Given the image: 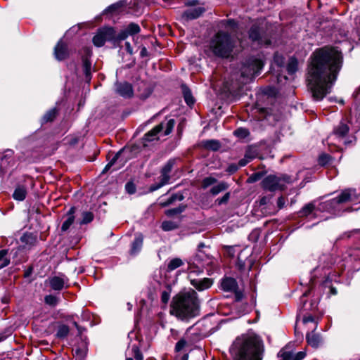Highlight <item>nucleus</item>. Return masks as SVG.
Segmentation results:
<instances>
[{"label": "nucleus", "mask_w": 360, "mask_h": 360, "mask_svg": "<svg viewBox=\"0 0 360 360\" xmlns=\"http://www.w3.org/2000/svg\"><path fill=\"white\" fill-rule=\"evenodd\" d=\"M49 284L53 290H61L69 286L68 278L63 275L54 276L49 278Z\"/></svg>", "instance_id": "nucleus-12"}, {"label": "nucleus", "mask_w": 360, "mask_h": 360, "mask_svg": "<svg viewBox=\"0 0 360 360\" xmlns=\"http://www.w3.org/2000/svg\"><path fill=\"white\" fill-rule=\"evenodd\" d=\"M186 345V341L184 339L180 340L177 342L176 345V350L180 351Z\"/></svg>", "instance_id": "nucleus-52"}, {"label": "nucleus", "mask_w": 360, "mask_h": 360, "mask_svg": "<svg viewBox=\"0 0 360 360\" xmlns=\"http://www.w3.org/2000/svg\"><path fill=\"white\" fill-rule=\"evenodd\" d=\"M274 64L279 68L283 67L285 64L284 57L279 53H276L274 57Z\"/></svg>", "instance_id": "nucleus-42"}, {"label": "nucleus", "mask_w": 360, "mask_h": 360, "mask_svg": "<svg viewBox=\"0 0 360 360\" xmlns=\"http://www.w3.org/2000/svg\"><path fill=\"white\" fill-rule=\"evenodd\" d=\"M75 212V207H71L70 209L69 212H68L67 218L62 224V226H61L62 231H67L70 228V226L72 224V223L75 220V217L73 215Z\"/></svg>", "instance_id": "nucleus-27"}, {"label": "nucleus", "mask_w": 360, "mask_h": 360, "mask_svg": "<svg viewBox=\"0 0 360 360\" xmlns=\"http://www.w3.org/2000/svg\"><path fill=\"white\" fill-rule=\"evenodd\" d=\"M314 207H315V206L313 203H309V204L306 205L304 207H303V208L300 211V215L302 217L308 216L314 211Z\"/></svg>", "instance_id": "nucleus-38"}, {"label": "nucleus", "mask_w": 360, "mask_h": 360, "mask_svg": "<svg viewBox=\"0 0 360 360\" xmlns=\"http://www.w3.org/2000/svg\"><path fill=\"white\" fill-rule=\"evenodd\" d=\"M330 160V156L327 154H322L319 158V163L321 165H326Z\"/></svg>", "instance_id": "nucleus-50"}, {"label": "nucleus", "mask_w": 360, "mask_h": 360, "mask_svg": "<svg viewBox=\"0 0 360 360\" xmlns=\"http://www.w3.org/2000/svg\"><path fill=\"white\" fill-rule=\"evenodd\" d=\"M175 124V121L174 119L166 120L162 122L159 124V136L160 135L167 136L169 134Z\"/></svg>", "instance_id": "nucleus-19"}, {"label": "nucleus", "mask_w": 360, "mask_h": 360, "mask_svg": "<svg viewBox=\"0 0 360 360\" xmlns=\"http://www.w3.org/2000/svg\"><path fill=\"white\" fill-rule=\"evenodd\" d=\"M7 250H0V269L6 266L9 264V260L6 257Z\"/></svg>", "instance_id": "nucleus-40"}, {"label": "nucleus", "mask_w": 360, "mask_h": 360, "mask_svg": "<svg viewBox=\"0 0 360 360\" xmlns=\"http://www.w3.org/2000/svg\"><path fill=\"white\" fill-rule=\"evenodd\" d=\"M298 69V62L296 58H290L287 65V71L288 74H294Z\"/></svg>", "instance_id": "nucleus-33"}, {"label": "nucleus", "mask_w": 360, "mask_h": 360, "mask_svg": "<svg viewBox=\"0 0 360 360\" xmlns=\"http://www.w3.org/2000/svg\"><path fill=\"white\" fill-rule=\"evenodd\" d=\"M205 246V244H204L203 243H200L198 245V250H202L201 249H202V248H204Z\"/></svg>", "instance_id": "nucleus-64"}, {"label": "nucleus", "mask_w": 360, "mask_h": 360, "mask_svg": "<svg viewBox=\"0 0 360 360\" xmlns=\"http://www.w3.org/2000/svg\"><path fill=\"white\" fill-rule=\"evenodd\" d=\"M93 220V214L91 212H86L82 214V224L89 223Z\"/></svg>", "instance_id": "nucleus-48"}, {"label": "nucleus", "mask_w": 360, "mask_h": 360, "mask_svg": "<svg viewBox=\"0 0 360 360\" xmlns=\"http://www.w3.org/2000/svg\"><path fill=\"white\" fill-rule=\"evenodd\" d=\"M171 292H172V288L169 286H168L166 290L162 291V292L161 294V302L164 304L163 307H165L167 305V304L168 303V302L170 299Z\"/></svg>", "instance_id": "nucleus-35"}, {"label": "nucleus", "mask_w": 360, "mask_h": 360, "mask_svg": "<svg viewBox=\"0 0 360 360\" xmlns=\"http://www.w3.org/2000/svg\"><path fill=\"white\" fill-rule=\"evenodd\" d=\"M285 205V200L283 197H280L278 198V200H277V205L279 209H281Z\"/></svg>", "instance_id": "nucleus-54"}, {"label": "nucleus", "mask_w": 360, "mask_h": 360, "mask_svg": "<svg viewBox=\"0 0 360 360\" xmlns=\"http://www.w3.org/2000/svg\"><path fill=\"white\" fill-rule=\"evenodd\" d=\"M183 210H184L183 208L179 207L177 208H174V209H172V210H168L166 212V214L167 215H172V214H179V213L182 212Z\"/></svg>", "instance_id": "nucleus-51"}, {"label": "nucleus", "mask_w": 360, "mask_h": 360, "mask_svg": "<svg viewBox=\"0 0 360 360\" xmlns=\"http://www.w3.org/2000/svg\"><path fill=\"white\" fill-rule=\"evenodd\" d=\"M143 238L141 236H138L135 238L134 240L131 244V247L129 251L131 255H136L139 253L142 248Z\"/></svg>", "instance_id": "nucleus-26"}, {"label": "nucleus", "mask_w": 360, "mask_h": 360, "mask_svg": "<svg viewBox=\"0 0 360 360\" xmlns=\"http://www.w3.org/2000/svg\"><path fill=\"white\" fill-rule=\"evenodd\" d=\"M204 12V8L202 7L191 8L186 10L182 17L186 20H192L198 18Z\"/></svg>", "instance_id": "nucleus-23"}, {"label": "nucleus", "mask_w": 360, "mask_h": 360, "mask_svg": "<svg viewBox=\"0 0 360 360\" xmlns=\"http://www.w3.org/2000/svg\"><path fill=\"white\" fill-rule=\"evenodd\" d=\"M289 182V178L285 176H278L269 175L262 181V187L269 191L284 189L285 184Z\"/></svg>", "instance_id": "nucleus-10"}, {"label": "nucleus", "mask_w": 360, "mask_h": 360, "mask_svg": "<svg viewBox=\"0 0 360 360\" xmlns=\"http://www.w3.org/2000/svg\"><path fill=\"white\" fill-rule=\"evenodd\" d=\"M258 179H259V174L252 175V176H250L249 178V180L250 182L256 181Z\"/></svg>", "instance_id": "nucleus-61"}, {"label": "nucleus", "mask_w": 360, "mask_h": 360, "mask_svg": "<svg viewBox=\"0 0 360 360\" xmlns=\"http://www.w3.org/2000/svg\"><path fill=\"white\" fill-rule=\"evenodd\" d=\"M183 199V197L181 195H171L169 199L167 201L162 200L160 204L162 207H165L167 205H169L172 204L173 202L176 200H181Z\"/></svg>", "instance_id": "nucleus-37"}, {"label": "nucleus", "mask_w": 360, "mask_h": 360, "mask_svg": "<svg viewBox=\"0 0 360 360\" xmlns=\"http://www.w3.org/2000/svg\"><path fill=\"white\" fill-rule=\"evenodd\" d=\"M129 158V150L123 148L115 154L112 159L105 165L103 173H105L110 169L117 170L124 166L126 160Z\"/></svg>", "instance_id": "nucleus-11"}, {"label": "nucleus", "mask_w": 360, "mask_h": 360, "mask_svg": "<svg viewBox=\"0 0 360 360\" xmlns=\"http://www.w3.org/2000/svg\"><path fill=\"white\" fill-rule=\"evenodd\" d=\"M249 37L252 41H257L259 44L264 43L261 37L260 27L256 24L251 27Z\"/></svg>", "instance_id": "nucleus-24"}, {"label": "nucleus", "mask_w": 360, "mask_h": 360, "mask_svg": "<svg viewBox=\"0 0 360 360\" xmlns=\"http://www.w3.org/2000/svg\"><path fill=\"white\" fill-rule=\"evenodd\" d=\"M309 322H314V318L312 316H307L303 318L304 323H308Z\"/></svg>", "instance_id": "nucleus-56"}, {"label": "nucleus", "mask_w": 360, "mask_h": 360, "mask_svg": "<svg viewBox=\"0 0 360 360\" xmlns=\"http://www.w3.org/2000/svg\"><path fill=\"white\" fill-rule=\"evenodd\" d=\"M238 169V166L235 165H231L229 166L228 169H227V172H230V173H233L235 172H236Z\"/></svg>", "instance_id": "nucleus-57"}, {"label": "nucleus", "mask_w": 360, "mask_h": 360, "mask_svg": "<svg viewBox=\"0 0 360 360\" xmlns=\"http://www.w3.org/2000/svg\"><path fill=\"white\" fill-rule=\"evenodd\" d=\"M129 342L128 343V348L127 350L126 360H142V354L139 352V347L141 346V342L139 339V334L136 331H131L128 334Z\"/></svg>", "instance_id": "nucleus-8"}, {"label": "nucleus", "mask_w": 360, "mask_h": 360, "mask_svg": "<svg viewBox=\"0 0 360 360\" xmlns=\"http://www.w3.org/2000/svg\"><path fill=\"white\" fill-rule=\"evenodd\" d=\"M213 259L202 250H198L194 257V262L200 265V268H204L212 264Z\"/></svg>", "instance_id": "nucleus-15"}, {"label": "nucleus", "mask_w": 360, "mask_h": 360, "mask_svg": "<svg viewBox=\"0 0 360 360\" xmlns=\"http://www.w3.org/2000/svg\"><path fill=\"white\" fill-rule=\"evenodd\" d=\"M228 188V184L225 182H219L218 184L214 186L210 189V193L213 195H216L219 193L226 190Z\"/></svg>", "instance_id": "nucleus-32"}, {"label": "nucleus", "mask_w": 360, "mask_h": 360, "mask_svg": "<svg viewBox=\"0 0 360 360\" xmlns=\"http://www.w3.org/2000/svg\"><path fill=\"white\" fill-rule=\"evenodd\" d=\"M229 198V193H226L222 198L220 200L219 203L226 202Z\"/></svg>", "instance_id": "nucleus-60"}, {"label": "nucleus", "mask_w": 360, "mask_h": 360, "mask_svg": "<svg viewBox=\"0 0 360 360\" xmlns=\"http://www.w3.org/2000/svg\"><path fill=\"white\" fill-rule=\"evenodd\" d=\"M348 202L353 204L360 202V193H357L355 189L343 190L336 198L325 202L323 204L324 207L334 210L338 205Z\"/></svg>", "instance_id": "nucleus-6"}, {"label": "nucleus", "mask_w": 360, "mask_h": 360, "mask_svg": "<svg viewBox=\"0 0 360 360\" xmlns=\"http://www.w3.org/2000/svg\"><path fill=\"white\" fill-rule=\"evenodd\" d=\"M44 301L46 304L54 307L58 304V299L54 295H49L45 297Z\"/></svg>", "instance_id": "nucleus-44"}, {"label": "nucleus", "mask_w": 360, "mask_h": 360, "mask_svg": "<svg viewBox=\"0 0 360 360\" xmlns=\"http://www.w3.org/2000/svg\"><path fill=\"white\" fill-rule=\"evenodd\" d=\"M69 54L67 45L62 41H59L54 49V55L58 60L65 59Z\"/></svg>", "instance_id": "nucleus-18"}, {"label": "nucleus", "mask_w": 360, "mask_h": 360, "mask_svg": "<svg viewBox=\"0 0 360 360\" xmlns=\"http://www.w3.org/2000/svg\"><path fill=\"white\" fill-rule=\"evenodd\" d=\"M229 352L233 360H262L264 345L259 335L243 334L235 339Z\"/></svg>", "instance_id": "nucleus-2"}, {"label": "nucleus", "mask_w": 360, "mask_h": 360, "mask_svg": "<svg viewBox=\"0 0 360 360\" xmlns=\"http://www.w3.org/2000/svg\"><path fill=\"white\" fill-rule=\"evenodd\" d=\"M176 228L177 225L173 221H167L162 224V229L165 231H172Z\"/></svg>", "instance_id": "nucleus-43"}, {"label": "nucleus", "mask_w": 360, "mask_h": 360, "mask_svg": "<svg viewBox=\"0 0 360 360\" xmlns=\"http://www.w3.org/2000/svg\"><path fill=\"white\" fill-rule=\"evenodd\" d=\"M306 356V352L304 351L299 352L295 354V360H302Z\"/></svg>", "instance_id": "nucleus-53"}, {"label": "nucleus", "mask_w": 360, "mask_h": 360, "mask_svg": "<svg viewBox=\"0 0 360 360\" xmlns=\"http://www.w3.org/2000/svg\"><path fill=\"white\" fill-rule=\"evenodd\" d=\"M139 26L136 23H130L124 30L119 34H116L112 27H103L98 30V33L93 38V43L95 46H102L106 41L124 40L128 36L139 33Z\"/></svg>", "instance_id": "nucleus-4"}, {"label": "nucleus", "mask_w": 360, "mask_h": 360, "mask_svg": "<svg viewBox=\"0 0 360 360\" xmlns=\"http://www.w3.org/2000/svg\"><path fill=\"white\" fill-rule=\"evenodd\" d=\"M349 129V128L346 124L340 123L335 128L333 134L328 138V142L332 143L333 140H337L338 143H342L346 146L355 142L354 136H347Z\"/></svg>", "instance_id": "nucleus-9"}, {"label": "nucleus", "mask_w": 360, "mask_h": 360, "mask_svg": "<svg viewBox=\"0 0 360 360\" xmlns=\"http://www.w3.org/2000/svg\"><path fill=\"white\" fill-rule=\"evenodd\" d=\"M14 165L13 152L12 150H7L0 158V175L6 172Z\"/></svg>", "instance_id": "nucleus-13"}, {"label": "nucleus", "mask_w": 360, "mask_h": 360, "mask_svg": "<svg viewBox=\"0 0 360 360\" xmlns=\"http://www.w3.org/2000/svg\"><path fill=\"white\" fill-rule=\"evenodd\" d=\"M292 353L291 351H288L286 349H283L279 352V356L282 358V360H291L290 358L292 357Z\"/></svg>", "instance_id": "nucleus-47"}, {"label": "nucleus", "mask_w": 360, "mask_h": 360, "mask_svg": "<svg viewBox=\"0 0 360 360\" xmlns=\"http://www.w3.org/2000/svg\"><path fill=\"white\" fill-rule=\"evenodd\" d=\"M342 52L333 46L315 50L310 56L307 82L312 98L321 101L330 93L342 67Z\"/></svg>", "instance_id": "nucleus-1"}, {"label": "nucleus", "mask_w": 360, "mask_h": 360, "mask_svg": "<svg viewBox=\"0 0 360 360\" xmlns=\"http://www.w3.org/2000/svg\"><path fill=\"white\" fill-rule=\"evenodd\" d=\"M125 46H126V49L127 51V52L130 54H132L133 53V49L131 48L129 42H126L125 43Z\"/></svg>", "instance_id": "nucleus-58"}, {"label": "nucleus", "mask_w": 360, "mask_h": 360, "mask_svg": "<svg viewBox=\"0 0 360 360\" xmlns=\"http://www.w3.org/2000/svg\"><path fill=\"white\" fill-rule=\"evenodd\" d=\"M156 282H157V280L155 278V275H154V276H153V281L150 283L151 286L153 288L154 290H155V285Z\"/></svg>", "instance_id": "nucleus-63"}, {"label": "nucleus", "mask_w": 360, "mask_h": 360, "mask_svg": "<svg viewBox=\"0 0 360 360\" xmlns=\"http://www.w3.org/2000/svg\"><path fill=\"white\" fill-rule=\"evenodd\" d=\"M235 46V41L225 32L219 31L211 39L210 48L215 56L228 58Z\"/></svg>", "instance_id": "nucleus-5"}, {"label": "nucleus", "mask_w": 360, "mask_h": 360, "mask_svg": "<svg viewBox=\"0 0 360 360\" xmlns=\"http://www.w3.org/2000/svg\"><path fill=\"white\" fill-rule=\"evenodd\" d=\"M125 4L124 1H120L108 6L104 11L103 14L110 13L112 15L117 14L122 11Z\"/></svg>", "instance_id": "nucleus-25"}, {"label": "nucleus", "mask_w": 360, "mask_h": 360, "mask_svg": "<svg viewBox=\"0 0 360 360\" xmlns=\"http://www.w3.org/2000/svg\"><path fill=\"white\" fill-rule=\"evenodd\" d=\"M56 115V109L52 108L49 110L43 117L42 120L44 122L52 121Z\"/></svg>", "instance_id": "nucleus-39"}, {"label": "nucleus", "mask_w": 360, "mask_h": 360, "mask_svg": "<svg viewBox=\"0 0 360 360\" xmlns=\"http://www.w3.org/2000/svg\"><path fill=\"white\" fill-rule=\"evenodd\" d=\"M183 264V261L181 259L174 258L169 262L167 267L169 271H173L180 267Z\"/></svg>", "instance_id": "nucleus-36"}, {"label": "nucleus", "mask_w": 360, "mask_h": 360, "mask_svg": "<svg viewBox=\"0 0 360 360\" xmlns=\"http://www.w3.org/2000/svg\"><path fill=\"white\" fill-rule=\"evenodd\" d=\"M158 139V126H155L149 131L143 139V146H148V143L155 141Z\"/></svg>", "instance_id": "nucleus-28"}, {"label": "nucleus", "mask_w": 360, "mask_h": 360, "mask_svg": "<svg viewBox=\"0 0 360 360\" xmlns=\"http://www.w3.org/2000/svg\"><path fill=\"white\" fill-rule=\"evenodd\" d=\"M234 135L239 138H246L249 134V131L245 128H238L233 132Z\"/></svg>", "instance_id": "nucleus-46"}, {"label": "nucleus", "mask_w": 360, "mask_h": 360, "mask_svg": "<svg viewBox=\"0 0 360 360\" xmlns=\"http://www.w3.org/2000/svg\"><path fill=\"white\" fill-rule=\"evenodd\" d=\"M115 91L122 97L129 98L133 95L132 87L127 82L117 83L115 85Z\"/></svg>", "instance_id": "nucleus-16"}, {"label": "nucleus", "mask_w": 360, "mask_h": 360, "mask_svg": "<svg viewBox=\"0 0 360 360\" xmlns=\"http://www.w3.org/2000/svg\"><path fill=\"white\" fill-rule=\"evenodd\" d=\"M191 283L198 291H202L210 288L213 281L211 278H204L202 279H193L191 281Z\"/></svg>", "instance_id": "nucleus-17"}, {"label": "nucleus", "mask_w": 360, "mask_h": 360, "mask_svg": "<svg viewBox=\"0 0 360 360\" xmlns=\"http://www.w3.org/2000/svg\"><path fill=\"white\" fill-rule=\"evenodd\" d=\"M69 333V328L65 325H62L58 327L57 330V336L60 338H63Z\"/></svg>", "instance_id": "nucleus-41"}, {"label": "nucleus", "mask_w": 360, "mask_h": 360, "mask_svg": "<svg viewBox=\"0 0 360 360\" xmlns=\"http://www.w3.org/2000/svg\"><path fill=\"white\" fill-rule=\"evenodd\" d=\"M125 189L129 194H134L136 192V186L132 182L127 183Z\"/></svg>", "instance_id": "nucleus-49"}, {"label": "nucleus", "mask_w": 360, "mask_h": 360, "mask_svg": "<svg viewBox=\"0 0 360 360\" xmlns=\"http://www.w3.org/2000/svg\"><path fill=\"white\" fill-rule=\"evenodd\" d=\"M250 162V161L244 156V158L239 161L238 165L240 167H244Z\"/></svg>", "instance_id": "nucleus-55"}, {"label": "nucleus", "mask_w": 360, "mask_h": 360, "mask_svg": "<svg viewBox=\"0 0 360 360\" xmlns=\"http://www.w3.org/2000/svg\"><path fill=\"white\" fill-rule=\"evenodd\" d=\"M200 307L197 292L193 289L184 290L172 298L170 313L181 320L190 319L199 315Z\"/></svg>", "instance_id": "nucleus-3"}, {"label": "nucleus", "mask_w": 360, "mask_h": 360, "mask_svg": "<svg viewBox=\"0 0 360 360\" xmlns=\"http://www.w3.org/2000/svg\"><path fill=\"white\" fill-rule=\"evenodd\" d=\"M202 146L207 149L212 150H217L219 149L221 145L217 140H207L202 142Z\"/></svg>", "instance_id": "nucleus-30"}, {"label": "nucleus", "mask_w": 360, "mask_h": 360, "mask_svg": "<svg viewBox=\"0 0 360 360\" xmlns=\"http://www.w3.org/2000/svg\"><path fill=\"white\" fill-rule=\"evenodd\" d=\"M141 53V56L142 57L146 56L147 55V50H146V49L145 47H143V48L141 49V53Z\"/></svg>", "instance_id": "nucleus-62"}, {"label": "nucleus", "mask_w": 360, "mask_h": 360, "mask_svg": "<svg viewBox=\"0 0 360 360\" xmlns=\"http://www.w3.org/2000/svg\"><path fill=\"white\" fill-rule=\"evenodd\" d=\"M221 286L223 290L226 292H231L236 293L238 299H239V294L237 292L238 283L236 281L230 277L224 278L221 283Z\"/></svg>", "instance_id": "nucleus-14"}, {"label": "nucleus", "mask_w": 360, "mask_h": 360, "mask_svg": "<svg viewBox=\"0 0 360 360\" xmlns=\"http://www.w3.org/2000/svg\"><path fill=\"white\" fill-rule=\"evenodd\" d=\"M84 52L86 53V56L83 57V69L86 76V79L87 82H89L91 79V63L88 59V56L91 55V50L89 48H85Z\"/></svg>", "instance_id": "nucleus-22"}, {"label": "nucleus", "mask_w": 360, "mask_h": 360, "mask_svg": "<svg viewBox=\"0 0 360 360\" xmlns=\"http://www.w3.org/2000/svg\"><path fill=\"white\" fill-rule=\"evenodd\" d=\"M173 167V162L169 161L167 165L161 170V181L159 182V188L167 184L170 179L169 173Z\"/></svg>", "instance_id": "nucleus-20"}, {"label": "nucleus", "mask_w": 360, "mask_h": 360, "mask_svg": "<svg viewBox=\"0 0 360 360\" xmlns=\"http://www.w3.org/2000/svg\"><path fill=\"white\" fill-rule=\"evenodd\" d=\"M263 65L264 63L260 58L250 57L242 65L240 68L241 76L251 79L260 73Z\"/></svg>", "instance_id": "nucleus-7"}, {"label": "nucleus", "mask_w": 360, "mask_h": 360, "mask_svg": "<svg viewBox=\"0 0 360 360\" xmlns=\"http://www.w3.org/2000/svg\"><path fill=\"white\" fill-rule=\"evenodd\" d=\"M257 149L254 146H249L245 150V155L250 161L255 159L257 155Z\"/></svg>", "instance_id": "nucleus-34"}, {"label": "nucleus", "mask_w": 360, "mask_h": 360, "mask_svg": "<svg viewBox=\"0 0 360 360\" xmlns=\"http://www.w3.org/2000/svg\"><path fill=\"white\" fill-rule=\"evenodd\" d=\"M307 341L310 346L317 347L321 342V338L318 334L311 332L307 333Z\"/></svg>", "instance_id": "nucleus-29"}, {"label": "nucleus", "mask_w": 360, "mask_h": 360, "mask_svg": "<svg viewBox=\"0 0 360 360\" xmlns=\"http://www.w3.org/2000/svg\"><path fill=\"white\" fill-rule=\"evenodd\" d=\"M236 25L233 20H227L226 21V25L229 27H234Z\"/></svg>", "instance_id": "nucleus-59"}, {"label": "nucleus", "mask_w": 360, "mask_h": 360, "mask_svg": "<svg viewBox=\"0 0 360 360\" xmlns=\"http://www.w3.org/2000/svg\"><path fill=\"white\" fill-rule=\"evenodd\" d=\"M182 91H183V94H184V100H185L186 103L188 105H193L195 103V100H194L189 89L187 88L186 86L183 85Z\"/></svg>", "instance_id": "nucleus-31"}, {"label": "nucleus", "mask_w": 360, "mask_h": 360, "mask_svg": "<svg viewBox=\"0 0 360 360\" xmlns=\"http://www.w3.org/2000/svg\"><path fill=\"white\" fill-rule=\"evenodd\" d=\"M217 182V179L212 176H208L205 178L202 181V188H207L210 186L215 184Z\"/></svg>", "instance_id": "nucleus-45"}, {"label": "nucleus", "mask_w": 360, "mask_h": 360, "mask_svg": "<svg viewBox=\"0 0 360 360\" xmlns=\"http://www.w3.org/2000/svg\"><path fill=\"white\" fill-rule=\"evenodd\" d=\"M27 193V186L25 184H18L13 193V198L18 201L25 199Z\"/></svg>", "instance_id": "nucleus-21"}]
</instances>
